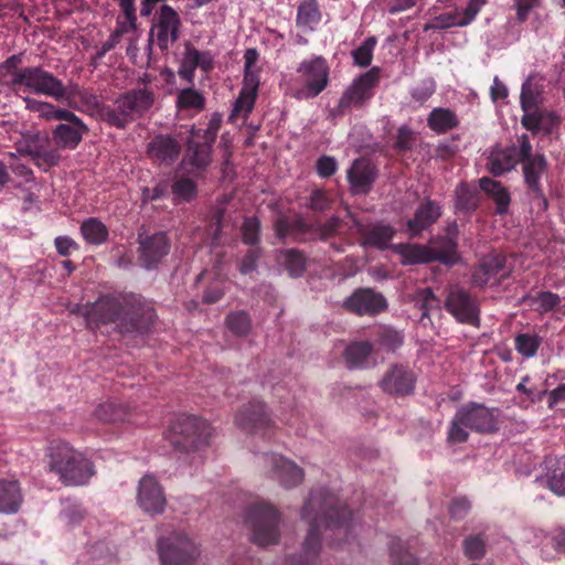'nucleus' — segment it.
I'll list each match as a JSON object with an SVG mask.
<instances>
[{
    "mask_svg": "<svg viewBox=\"0 0 565 565\" xmlns=\"http://www.w3.org/2000/svg\"><path fill=\"white\" fill-rule=\"evenodd\" d=\"M72 312L82 316L89 329L116 322L121 333L147 332L156 318L151 303L131 292L103 295L95 302L76 305Z\"/></svg>",
    "mask_w": 565,
    "mask_h": 565,
    "instance_id": "nucleus-1",
    "label": "nucleus"
},
{
    "mask_svg": "<svg viewBox=\"0 0 565 565\" xmlns=\"http://www.w3.org/2000/svg\"><path fill=\"white\" fill-rule=\"evenodd\" d=\"M301 516L309 521L302 552L288 557L286 565H315L321 550V526L348 534L352 513L335 494L326 488H318L311 490Z\"/></svg>",
    "mask_w": 565,
    "mask_h": 565,
    "instance_id": "nucleus-2",
    "label": "nucleus"
},
{
    "mask_svg": "<svg viewBox=\"0 0 565 565\" xmlns=\"http://www.w3.org/2000/svg\"><path fill=\"white\" fill-rule=\"evenodd\" d=\"M23 53L9 56L0 63V79L17 96L24 94L45 95L62 100L67 97L66 87L53 73L42 66H25Z\"/></svg>",
    "mask_w": 565,
    "mask_h": 565,
    "instance_id": "nucleus-3",
    "label": "nucleus"
},
{
    "mask_svg": "<svg viewBox=\"0 0 565 565\" xmlns=\"http://www.w3.org/2000/svg\"><path fill=\"white\" fill-rule=\"evenodd\" d=\"M501 411L483 404L470 402L461 405L452 417L447 433V441L462 444L469 439L468 429L480 434H493L501 425Z\"/></svg>",
    "mask_w": 565,
    "mask_h": 565,
    "instance_id": "nucleus-4",
    "label": "nucleus"
},
{
    "mask_svg": "<svg viewBox=\"0 0 565 565\" xmlns=\"http://www.w3.org/2000/svg\"><path fill=\"white\" fill-rule=\"evenodd\" d=\"M50 471L65 486H83L95 475L93 462L65 441L54 440L47 448Z\"/></svg>",
    "mask_w": 565,
    "mask_h": 565,
    "instance_id": "nucleus-5",
    "label": "nucleus"
},
{
    "mask_svg": "<svg viewBox=\"0 0 565 565\" xmlns=\"http://www.w3.org/2000/svg\"><path fill=\"white\" fill-rule=\"evenodd\" d=\"M156 96L152 89L132 88L118 95L113 105L100 106L99 115L109 126L126 129L130 122L142 118L152 108Z\"/></svg>",
    "mask_w": 565,
    "mask_h": 565,
    "instance_id": "nucleus-6",
    "label": "nucleus"
},
{
    "mask_svg": "<svg viewBox=\"0 0 565 565\" xmlns=\"http://www.w3.org/2000/svg\"><path fill=\"white\" fill-rule=\"evenodd\" d=\"M281 514L267 502L250 503L245 511V524L250 531V541L260 547L278 544Z\"/></svg>",
    "mask_w": 565,
    "mask_h": 565,
    "instance_id": "nucleus-7",
    "label": "nucleus"
},
{
    "mask_svg": "<svg viewBox=\"0 0 565 565\" xmlns=\"http://www.w3.org/2000/svg\"><path fill=\"white\" fill-rule=\"evenodd\" d=\"M212 427L195 415H181L171 425L167 435L170 444L180 451L198 450L209 444Z\"/></svg>",
    "mask_w": 565,
    "mask_h": 565,
    "instance_id": "nucleus-8",
    "label": "nucleus"
},
{
    "mask_svg": "<svg viewBox=\"0 0 565 565\" xmlns=\"http://www.w3.org/2000/svg\"><path fill=\"white\" fill-rule=\"evenodd\" d=\"M381 68L374 66L353 79L351 85L342 93L338 104L330 110L332 117H340L351 113L352 109L364 107L374 96V88L379 85Z\"/></svg>",
    "mask_w": 565,
    "mask_h": 565,
    "instance_id": "nucleus-9",
    "label": "nucleus"
},
{
    "mask_svg": "<svg viewBox=\"0 0 565 565\" xmlns=\"http://www.w3.org/2000/svg\"><path fill=\"white\" fill-rule=\"evenodd\" d=\"M157 550L161 565H198L201 555L199 545L182 531L160 536Z\"/></svg>",
    "mask_w": 565,
    "mask_h": 565,
    "instance_id": "nucleus-10",
    "label": "nucleus"
},
{
    "mask_svg": "<svg viewBox=\"0 0 565 565\" xmlns=\"http://www.w3.org/2000/svg\"><path fill=\"white\" fill-rule=\"evenodd\" d=\"M444 308L458 323L480 327L479 301L462 286L456 284L448 287Z\"/></svg>",
    "mask_w": 565,
    "mask_h": 565,
    "instance_id": "nucleus-11",
    "label": "nucleus"
},
{
    "mask_svg": "<svg viewBox=\"0 0 565 565\" xmlns=\"http://www.w3.org/2000/svg\"><path fill=\"white\" fill-rule=\"evenodd\" d=\"M181 26V18L177 10L169 4H162L153 17L149 31V46L156 43L161 52H167L171 44L180 39Z\"/></svg>",
    "mask_w": 565,
    "mask_h": 565,
    "instance_id": "nucleus-12",
    "label": "nucleus"
},
{
    "mask_svg": "<svg viewBox=\"0 0 565 565\" xmlns=\"http://www.w3.org/2000/svg\"><path fill=\"white\" fill-rule=\"evenodd\" d=\"M512 267L508 266L505 255L497 252L482 256L471 269V285L483 289L497 287L510 277Z\"/></svg>",
    "mask_w": 565,
    "mask_h": 565,
    "instance_id": "nucleus-13",
    "label": "nucleus"
},
{
    "mask_svg": "<svg viewBox=\"0 0 565 565\" xmlns=\"http://www.w3.org/2000/svg\"><path fill=\"white\" fill-rule=\"evenodd\" d=\"M17 150L21 154L30 156L33 162L44 171L57 166L61 161L58 149L51 146V140L45 134L29 132L23 135L22 140L17 143Z\"/></svg>",
    "mask_w": 565,
    "mask_h": 565,
    "instance_id": "nucleus-14",
    "label": "nucleus"
},
{
    "mask_svg": "<svg viewBox=\"0 0 565 565\" xmlns=\"http://www.w3.org/2000/svg\"><path fill=\"white\" fill-rule=\"evenodd\" d=\"M297 72L303 78V86L298 90L300 98H315L321 94L329 84L330 67L322 56L302 61Z\"/></svg>",
    "mask_w": 565,
    "mask_h": 565,
    "instance_id": "nucleus-15",
    "label": "nucleus"
},
{
    "mask_svg": "<svg viewBox=\"0 0 565 565\" xmlns=\"http://www.w3.org/2000/svg\"><path fill=\"white\" fill-rule=\"evenodd\" d=\"M137 243L139 245L138 262L148 270L156 269L171 249V242L164 232L139 233Z\"/></svg>",
    "mask_w": 565,
    "mask_h": 565,
    "instance_id": "nucleus-16",
    "label": "nucleus"
},
{
    "mask_svg": "<svg viewBox=\"0 0 565 565\" xmlns=\"http://www.w3.org/2000/svg\"><path fill=\"white\" fill-rule=\"evenodd\" d=\"M235 424L246 433L263 437L270 435L274 429V422L265 404L257 399L242 406L235 416Z\"/></svg>",
    "mask_w": 565,
    "mask_h": 565,
    "instance_id": "nucleus-17",
    "label": "nucleus"
},
{
    "mask_svg": "<svg viewBox=\"0 0 565 565\" xmlns=\"http://www.w3.org/2000/svg\"><path fill=\"white\" fill-rule=\"evenodd\" d=\"M526 193L540 210L548 209V201L544 194L541 183L542 175L547 170V161L544 154L535 153L530 160H526L522 167Z\"/></svg>",
    "mask_w": 565,
    "mask_h": 565,
    "instance_id": "nucleus-18",
    "label": "nucleus"
},
{
    "mask_svg": "<svg viewBox=\"0 0 565 565\" xmlns=\"http://www.w3.org/2000/svg\"><path fill=\"white\" fill-rule=\"evenodd\" d=\"M259 87V71L244 70L243 86L228 116V122L234 124L238 118L246 120L253 111Z\"/></svg>",
    "mask_w": 565,
    "mask_h": 565,
    "instance_id": "nucleus-19",
    "label": "nucleus"
},
{
    "mask_svg": "<svg viewBox=\"0 0 565 565\" xmlns=\"http://www.w3.org/2000/svg\"><path fill=\"white\" fill-rule=\"evenodd\" d=\"M458 227L456 222L447 227L445 235H436L428 241V248L431 252L434 262L446 266H454L460 260L458 252Z\"/></svg>",
    "mask_w": 565,
    "mask_h": 565,
    "instance_id": "nucleus-20",
    "label": "nucleus"
},
{
    "mask_svg": "<svg viewBox=\"0 0 565 565\" xmlns=\"http://www.w3.org/2000/svg\"><path fill=\"white\" fill-rule=\"evenodd\" d=\"M266 462L269 466V477L285 489L295 488L302 482L303 469L286 457L277 454L267 455Z\"/></svg>",
    "mask_w": 565,
    "mask_h": 565,
    "instance_id": "nucleus-21",
    "label": "nucleus"
},
{
    "mask_svg": "<svg viewBox=\"0 0 565 565\" xmlns=\"http://www.w3.org/2000/svg\"><path fill=\"white\" fill-rule=\"evenodd\" d=\"M181 143L169 135H157L147 145V156L156 166H172L180 157Z\"/></svg>",
    "mask_w": 565,
    "mask_h": 565,
    "instance_id": "nucleus-22",
    "label": "nucleus"
},
{
    "mask_svg": "<svg viewBox=\"0 0 565 565\" xmlns=\"http://www.w3.org/2000/svg\"><path fill=\"white\" fill-rule=\"evenodd\" d=\"M385 298L370 288L355 290L345 301L344 307L359 316L376 315L386 308Z\"/></svg>",
    "mask_w": 565,
    "mask_h": 565,
    "instance_id": "nucleus-23",
    "label": "nucleus"
},
{
    "mask_svg": "<svg viewBox=\"0 0 565 565\" xmlns=\"http://www.w3.org/2000/svg\"><path fill=\"white\" fill-rule=\"evenodd\" d=\"M137 500L147 513L159 514L164 510L166 498L162 488L152 476L147 475L140 480Z\"/></svg>",
    "mask_w": 565,
    "mask_h": 565,
    "instance_id": "nucleus-24",
    "label": "nucleus"
},
{
    "mask_svg": "<svg viewBox=\"0 0 565 565\" xmlns=\"http://www.w3.org/2000/svg\"><path fill=\"white\" fill-rule=\"evenodd\" d=\"M441 216V206L439 203L425 199L415 210L414 216L406 223V232L411 238L419 236L428 230Z\"/></svg>",
    "mask_w": 565,
    "mask_h": 565,
    "instance_id": "nucleus-25",
    "label": "nucleus"
},
{
    "mask_svg": "<svg viewBox=\"0 0 565 565\" xmlns=\"http://www.w3.org/2000/svg\"><path fill=\"white\" fill-rule=\"evenodd\" d=\"M358 233L361 236L362 246L383 250L388 247L396 230L390 224L377 222L366 225L358 224Z\"/></svg>",
    "mask_w": 565,
    "mask_h": 565,
    "instance_id": "nucleus-26",
    "label": "nucleus"
},
{
    "mask_svg": "<svg viewBox=\"0 0 565 565\" xmlns=\"http://www.w3.org/2000/svg\"><path fill=\"white\" fill-rule=\"evenodd\" d=\"M276 236L286 244L291 242H303L311 232V226L301 216L280 215L274 223Z\"/></svg>",
    "mask_w": 565,
    "mask_h": 565,
    "instance_id": "nucleus-27",
    "label": "nucleus"
},
{
    "mask_svg": "<svg viewBox=\"0 0 565 565\" xmlns=\"http://www.w3.org/2000/svg\"><path fill=\"white\" fill-rule=\"evenodd\" d=\"M414 386V373L402 365H394L381 381L384 392L399 396L411 394Z\"/></svg>",
    "mask_w": 565,
    "mask_h": 565,
    "instance_id": "nucleus-28",
    "label": "nucleus"
},
{
    "mask_svg": "<svg viewBox=\"0 0 565 565\" xmlns=\"http://www.w3.org/2000/svg\"><path fill=\"white\" fill-rule=\"evenodd\" d=\"M376 178V168L365 160H355L348 170V180L354 194H367Z\"/></svg>",
    "mask_w": 565,
    "mask_h": 565,
    "instance_id": "nucleus-29",
    "label": "nucleus"
},
{
    "mask_svg": "<svg viewBox=\"0 0 565 565\" xmlns=\"http://www.w3.org/2000/svg\"><path fill=\"white\" fill-rule=\"evenodd\" d=\"M521 124L532 134L542 131L545 135H551L559 126L561 119L554 111L539 109L523 115Z\"/></svg>",
    "mask_w": 565,
    "mask_h": 565,
    "instance_id": "nucleus-30",
    "label": "nucleus"
},
{
    "mask_svg": "<svg viewBox=\"0 0 565 565\" xmlns=\"http://www.w3.org/2000/svg\"><path fill=\"white\" fill-rule=\"evenodd\" d=\"M518 163V147L513 145L493 149L488 158L487 167L490 173L499 177L514 169Z\"/></svg>",
    "mask_w": 565,
    "mask_h": 565,
    "instance_id": "nucleus-31",
    "label": "nucleus"
},
{
    "mask_svg": "<svg viewBox=\"0 0 565 565\" xmlns=\"http://www.w3.org/2000/svg\"><path fill=\"white\" fill-rule=\"evenodd\" d=\"M322 20V13L317 0H302L297 8L296 26L305 33L317 30Z\"/></svg>",
    "mask_w": 565,
    "mask_h": 565,
    "instance_id": "nucleus-32",
    "label": "nucleus"
},
{
    "mask_svg": "<svg viewBox=\"0 0 565 565\" xmlns=\"http://www.w3.org/2000/svg\"><path fill=\"white\" fill-rule=\"evenodd\" d=\"M480 190L483 191L495 204V213L504 215L511 204V195L501 182L483 177L479 180Z\"/></svg>",
    "mask_w": 565,
    "mask_h": 565,
    "instance_id": "nucleus-33",
    "label": "nucleus"
},
{
    "mask_svg": "<svg viewBox=\"0 0 565 565\" xmlns=\"http://www.w3.org/2000/svg\"><path fill=\"white\" fill-rule=\"evenodd\" d=\"M23 497L17 480L0 479V512L17 513Z\"/></svg>",
    "mask_w": 565,
    "mask_h": 565,
    "instance_id": "nucleus-34",
    "label": "nucleus"
},
{
    "mask_svg": "<svg viewBox=\"0 0 565 565\" xmlns=\"http://www.w3.org/2000/svg\"><path fill=\"white\" fill-rule=\"evenodd\" d=\"M460 124L457 114L450 108L436 107L427 117V127L438 135L446 134Z\"/></svg>",
    "mask_w": 565,
    "mask_h": 565,
    "instance_id": "nucleus-35",
    "label": "nucleus"
},
{
    "mask_svg": "<svg viewBox=\"0 0 565 565\" xmlns=\"http://www.w3.org/2000/svg\"><path fill=\"white\" fill-rule=\"evenodd\" d=\"M94 415L103 423L130 422L132 418L130 408L115 401L99 404L96 407Z\"/></svg>",
    "mask_w": 565,
    "mask_h": 565,
    "instance_id": "nucleus-36",
    "label": "nucleus"
},
{
    "mask_svg": "<svg viewBox=\"0 0 565 565\" xmlns=\"http://www.w3.org/2000/svg\"><path fill=\"white\" fill-rule=\"evenodd\" d=\"M373 352V344L369 341L350 343L344 350V360L349 369H365Z\"/></svg>",
    "mask_w": 565,
    "mask_h": 565,
    "instance_id": "nucleus-37",
    "label": "nucleus"
},
{
    "mask_svg": "<svg viewBox=\"0 0 565 565\" xmlns=\"http://www.w3.org/2000/svg\"><path fill=\"white\" fill-rule=\"evenodd\" d=\"M561 301V297L552 291H539L535 295L529 294L522 298L523 303L530 306L541 316L556 310Z\"/></svg>",
    "mask_w": 565,
    "mask_h": 565,
    "instance_id": "nucleus-38",
    "label": "nucleus"
},
{
    "mask_svg": "<svg viewBox=\"0 0 565 565\" xmlns=\"http://www.w3.org/2000/svg\"><path fill=\"white\" fill-rule=\"evenodd\" d=\"M402 257L403 265H417L434 263L431 252L427 245L419 244H399L396 247Z\"/></svg>",
    "mask_w": 565,
    "mask_h": 565,
    "instance_id": "nucleus-39",
    "label": "nucleus"
},
{
    "mask_svg": "<svg viewBox=\"0 0 565 565\" xmlns=\"http://www.w3.org/2000/svg\"><path fill=\"white\" fill-rule=\"evenodd\" d=\"M212 148L213 145L211 143L190 140L186 149L189 163L196 170L204 171L211 163Z\"/></svg>",
    "mask_w": 565,
    "mask_h": 565,
    "instance_id": "nucleus-40",
    "label": "nucleus"
},
{
    "mask_svg": "<svg viewBox=\"0 0 565 565\" xmlns=\"http://www.w3.org/2000/svg\"><path fill=\"white\" fill-rule=\"evenodd\" d=\"M79 230L85 242L90 245H102L109 236L107 226L97 217L84 220Z\"/></svg>",
    "mask_w": 565,
    "mask_h": 565,
    "instance_id": "nucleus-41",
    "label": "nucleus"
},
{
    "mask_svg": "<svg viewBox=\"0 0 565 565\" xmlns=\"http://www.w3.org/2000/svg\"><path fill=\"white\" fill-rule=\"evenodd\" d=\"M85 132L78 128L71 127L68 124H60L53 130L52 136L57 148L73 150L81 143Z\"/></svg>",
    "mask_w": 565,
    "mask_h": 565,
    "instance_id": "nucleus-42",
    "label": "nucleus"
},
{
    "mask_svg": "<svg viewBox=\"0 0 565 565\" xmlns=\"http://www.w3.org/2000/svg\"><path fill=\"white\" fill-rule=\"evenodd\" d=\"M479 194L468 183L461 182L456 189V209L472 213L479 207Z\"/></svg>",
    "mask_w": 565,
    "mask_h": 565,
    "instance_id": "nucleus-43",
    "label": "nucleus"
},
{
    "mask_svg": "<svg viewBox=\"0 0 565 565\" xmlns=\"http://www.w3.org/2000/svg\"><path fill=\"white\" fill-rule=\"evenodd\" d=\"M541 103V93L536 86L530 81H525L522 85L520 104L523 110V115L530 114L541 109L539 107Z\"/></svg>",
    "mask_w": 565,
    "mask_h": 565,
    "instance_id": "nucleus-44",
    "label": "nucleus"
},
{
    "mask_svg": "<svg viewBox=\"0 0 565 565\" xmlns=\"http://www.w3.org/2000/svg\"><path fill=\"white\" fill-rule=\"evenodd\" d=\"M388 550L393 565H418L416 557L399 539L392 537L388 542Z\"/></svg>",
    "mask_w": 565,
    "mask_h": 565,
    "instance_id": "nucleus-45",
    "label": "nucleus"
},
{
    "mask_svg": "<svg viewBox=\"0 0 565 565\" xmlns=\"http://www.w3.org/2000/svg\"><path fill=\"white\" fill-rule=\"evenodd\" d=\"M541 344L542 338L537 334L520 333L514 338L515 350L526 359L535 356Z\"/></svg>",
    "mask_w": 565,
    "mask_h": 565,
    "instance_id": "nucleus-46",
    "label": "nucleus"
},
{
    "mask_svg": "<svg viewBox=\"0 0 565 565\" xmlns=\"http://www.w3.org/2000/svg\"><path fill=\"white\" fill-rule=\"evenodd\" d=\"M175 104L179 109H195L200 111L205 107V98L194 88H184L178 93Z\"/></svg>",
    "mask_w": 565,
    "mask_h": 565,
    "instance_id": "nucleus-47",
    "label": "nucleus"
},
{
    "mask_svg": "<svg viewBox=\"0 0 565 565\" xmlns=\"http://www.w3.org/2000/svg\"><path fill=\"white\" fill-rule=\"evenodd\" d=\"M228 330L237 337H245L252 329L250 317L246 311H234L225 319Z\"/></svg>",
    "mask_w": 565,
    "mask_h": 565,
    "instance_id": "nucleus-48",
    "label": "nucleus"
},
{
    "mask_svg": "<svg viewBox=\"0 0 565 565\" xmlns=\"http://www.w3.org/2000/svg\"><path fill=\"white\" fill-rule=\"evenodd\" d=\"M171 192L174 196V200L191 202L196 198L198 186L192 179L181 177L175 179V181L172 183Z\"/></svg>",
    "mask_w": 565,
    "mask_h": 565,
    "instance_id": "nucleus-49",
    "label": "nucleus"
},
{
    "mask_svg": "<svg viewBox=\"0 0 565 565\" xmlns=\"http://www.w3.org/2000/svg\"><path fill=\"white\" fill-rule=\"evenodd\" d=\"M547 488L559 497H565V456L556 460V466L547 476Z\"/></svg>",
    "mask_w": 565,
    "mask_h": 565,
    "instance_id": "nucleus-50",
    "label": "nucleus"
},
{
    "mask_svg": "<svg viewBox=\"0 0 565 565\" xmlns=\"http://www.w3.org/2000/svg\"><path fill=\"white\" fill-rule=\"evenodd\" d=\"M284 262L286 269L291 277H300L307 267L305 254L298 249H287L284 252Z\"/></svg>",
    "mask_w": 565,
    "mask_h": 565,
    "instance_id": "nucleus-51",
    "label": "nucleus"
},
{
    "mask_svg": "<svg viewBox=\"0 0 565 565\" xmlns=\"http://www.w3.org/2000/svg\"><path fill=\"white\" fill-rule=\"evenodd\" d=\"M377 41L375 36H370L363 41V43L352 51V57L354 64L360 67H367L371 65L373 60V51Z\"/></svg>",
    "mask_w": 565,
    "mask_h": 565,
    "instance_id": "nucleus-52",
    "label": "nucleus"
},
{
    "mask_svg": "<svg viewBox=\"0 0 565 565\" xmlns=\"http://www.w3.org/2000/svg\"><path fill=\"white\" fill-rule=\"evenodd\" d=\"M403 334L390 327H382L377 332V343L386 351L394 352L403 344Z\"/></svg>",
    "mask_w": 565,
    "mask_h": 565,
    "instance_id": "nucleus-53",
    "label": "nucleus"
},
{
    "mask_svg": "<svg viewBox=\"0 0 565 565\" xmlns=\"http://www.w3.org/2000/svg\"><path fill=\"white\" fill-rule=\"evenodd\" d=\"M465 555L470 559H480L486 553V536L482 533L470 535L462 543Z\"/></svg>",
    "mask_w": 565,
    "mask_h": 565,
    "instance_id": "nucleus-54",
    "label": "nucleus"
},
{
    "mask_svg": "<svg viewBox=\"0 0 565 565\" xmlns=\"http://www.w3.org/2000/svg\"><path fill=\"white\" fill-rule=\"evenodd\" d=\"M415 141L414 130L409 126L403 125L397 129L393 148L397 153H404L413 149Z\"/></svg>",
    "mask_w": 565,
    "mask_h": 565,
    "instance_id": "nucleus-55",
    "label": "nucleus"
},
{
    "mask_svg": "<svg viewBox=\"0 0 565 565\" xmlns=\"http://www.w3.org/2000/svg\"><path fill=\"white\" fill-rule=\"evenodd\" d=\"M452 26H462L460 21V13L457 11L445 12L435 17L431 23L424 26V30H444Z\"/></svg>",
    "mask_w": 565,
    "mask_h": 565,
    "instance_id": "nucleus-56",
    "label": "nucleus"
},
{
    "mask_svg": "<svg viewBox=\"0 0 565 565\" xmlns=\"http://www.w3.org/2000/svg\"><path fill=\"white\" fill-rule=\"evenodd\" d=\"M122 18L117 19L116 29L114 33L122 38L125 34L132 32L137 29V14L136 10H120Z\"/></svg>",
    "mask_w": 565,
    "mask_h": 565,
    "instance_id": "nucleus-57",
    "label": "nucleus"
},
{
    "mask_svg": "<svg viewBox=\"0 0 565 565\" xmlns=\"http://www.w3.org/2000/svg\"><path fill=\"white\" fill-rule=\"evenodd\" d=\"M223 117L218 113L212 114L206 129L203 130V135H200L201 130H198L194 136L201 138L202 141L214 145L217 134L221 129Z\"/></svg>",
    "mask_w": 565,
    "mask_h": 565,
    "instance_id": "nucleus-58",
    "label": "nucleus"
},
{
    "mask_svg": "<svg viewBox=\"0 0 565 565\" xmlns=\"http://www.w3.org/2000/svg\"><path fill=\"white\" fill-rule=\"evenodd\" d=\"M260 223L256 217L246 218L242 226L243 242L255 246L259 242Z\"/></svg>",
    "mask_w": 565,
    "mask_h": 565,
    "instance_id": "nucleus-59",
    "label": "nucleus"
},
{
    "mask_svg": "<svg viewBox=\"0 0 565 565\" xmlns=\"http://www.w3.org/2000/svg\"><path fill=\"white\" fill-rule=\"evenodd\" d=\"M332 199L327 191L316 189L311 192L308 201V207L316 212H323L331 207Z\"/></svg>",
    "mask_w": 565,
    "mask_h": 565,
    "instance_id": "nucleus-60",
    "label": "nucleus"
},
{
    "mask_svg": "<svg viewBox=\"0 0 565 565\" xmlns=\"http://www.w3.org/2000/svg\"><path fill=\"white\" fill-rule=\"evenodd\" d=\"M66 92H67V97L62 99L61 102H66L67 105L71 107H73V102L76 98H78L79 100L85 103L90 108L98 106L97 96L86 89L76 87L75 89H72V90H68L66 88Z\"/></svg>",
    "mask_w": 565,
    "mask_h": 565,
    "instance_id": "nucleus-61",
    "label": "nucleus"
},
{
    "mask_svg": "<svg viewBox=\"0 0 565 565\" xmlns=\"http://www.w3.org/2000/svg\"><path fill=\"white\" fill-rule=\"evenodd\" d=\"M260 256L262 250L259 247L249 248L241 262V273L244 275L253 273L257 267V262L260 258Z\"/></svg>",
    "mask_w": 565,
    "mask_h": 565,
    "instance_id": "nucleus-62",
    "label": "nucleus"
},
{
    "mask_svg": "<svg viewBox=\"0 0 565 565\" xmlns=\"http://www.w3.org/2000/svg\"><path fill=\"white\" fill-rule=\"evenodd\" d=\"M343 222L339 217H331L327 222H324L319 230V235L321 241H329L334 238L340 228L342 227Z\"/></svg>",
    "mask_w": 565,
    "mask_h": 565,
    "instance_id": "nucleus-63",
    "label": "nucleus"
},
{
    "mask_svg": "<svg viewBox=\"0 0 565 565\" xmlns=\"http://www.w3.org/2000/svg\"><path fill=\"white\" fill-rule=\"evenodd\" d=\"M316 168H317V173L321 178H330L331 175H333L337 172L338 163L333 157L321 156L317 160Z\"/></svg>",
    "mask_w": 565,
    "mask_h": 565,
    "instance_id": "nucleus-64",
    "label": "nucleus"
}]
</instances>
